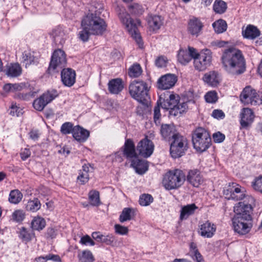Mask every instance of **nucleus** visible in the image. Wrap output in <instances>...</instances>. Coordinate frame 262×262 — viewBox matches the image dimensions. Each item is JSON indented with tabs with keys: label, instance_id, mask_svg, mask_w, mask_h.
<instances>
[{
	"label": "nucleus",
	"instance_id": "1",
	"mask_svg": "<svg viewBox=\"0 0 262 262\" xmlns=\"http://www.w3.org/2000/svg\"><path fill=\"white\" fill-rule=\"evenodd\" d=\"M254 202L253 197L249 196L248 202L244 200L234 207L235 214L232 219L233 227L234 231L240 235L248 233L253 226L251 214Z\"/></svg>",
	"mask_w": 262,
	"mask_h": 262
},
{
	"label": "nucleus",
	"instance_id": "2",
	"mask_svg": "<svg viewBox=\"0 0 262 262\" xmlns=\"http://www.w3.org/2000/svg\"><path fill=\"white\" fill-rule=\"evenodd\" d=\"M222 61L225 70L232 75H239L245 71V61L242 52L234 47L225 50Z\"/></svg>",
	"mask_w": 262,
	"mask_h": 262
},
{
	"label": "nucleus",
	"instance_id": "3",
	"mask_svg": "<svg viewBox=\"0 0 262 262\" xmlns=\"http://www.w3.org/2000/svg\"><path fill=\"white\" fill-rule=\"evenodd\" d=\"M106 26L103 19L97 15L96 10H89L83 19V42L88 41L91 35H101L106 30Z\"/></svg>",
	"mask_w": 262,
	"mask_h": 262
},
{
	"label": "nucleus",
	"instance_id": "4",
	"mask_svg": "<svg viewBox=\"0 0 262 262\" xmlns=\"http://www.w3.org/2000/svg\"><path fill=\"white\" fill-rule=\"evenodd\" d=\"M164 97L163 98L162 95L160 96V105L164 109L169 110L170 115L177 116L188 108L187 102H181L178 95L167 92L164 94Z\"/></svg>",
	"mask_w": 262,
	"mask_h": 262
},
{
	"label": "nucleus",
	"instance_id": "5",
	"mask_svg": "<svg viewBox=\"0 0 262 262\" xmlns=\"http://www.w3.org/2000/svg\"><path fill=\"white\" fill-rule=\"evenodd\" d=\"M129 93L131 97L145 106H148L149 97L148 87L143 81L134 80L129 85Z\"/></svg>",
	"mask_w": 262,
	"mask_h": 262
},
{
	"label": "nucleus",
	"instance_id": "6",
	"mask_svg": "<svg viewBox=\"0 0 262 262\" xmlns=\"http://www.w3.org/2000/svg\"><path fill=\"white\" fill-rule=\"evenodd\" d=\"M192 142L196 151L203 152L211 146V138L205 128L198 127L192 133Z\"/></svg>",
	"mask_w": 262,
	"mask_h": 262
},
{
	"label": "nucleus",
	"instance_id": "7",
	"mask_svg": "<svg viewBox=\"0 0 262 262\" xmlns=\"http://www.w3.org/2000/svg\"><path fill=\"white\" fill-rule=\"evenodd\" d=\"M119 17L122 23L125 26L129 34L135 39L139 47L142 46L143 42L141 37L138 30V27L140 25L141 23L140 20L132 19L129 14L124 11L119 13Z\"/></svg>",
	"mask_w": 262,
	"mask_h": 262
},
{
	"label": "nucleus",
	"instance_id": "8",
	"mask_svg": "<svg viewBox=\"0 0 262 262\" xmlns=\"http://www.w3.org/2000/svg\"><path fill=\"white\" fill-rule=\"evenodd\" d=\"M186 180L185 175L180 169L170 170L164 176L163 185L167 190L175 189L181 187Z\"/></svg>",
	"mask_w": 262,
	"mask_h": 262
},
{
	"label": "nucleus",
	"instance_id": "9",
	"mask_svg": "<svg viewBox=\"0 0 262 262\" xmlns=\"http://www.w3.org/2000/svg\"><path fill=\"white\" fill-rule=\"evenodd\" d=\"M170 152L173 158L182 156L188 148V141L185 137L178 133L170 140Z\"/></svg>",
	"mask_w": 262,
	"mask_h": 262
},
{
	"label": "nucleus",
	"instance_id": "10",
	"mask_svg": "<svg viewBox=\"0 0 262 262\" xmlns=\"http://www.w3.org/2000/svg\"><path fill=\"white\" fill-rule=\"evenodd\" d=\"M240 100L245 105H260L262 104V93L257 92L250 86H246L240 95Z\"/></svg>",
	"mask_w": 262,
	"mask_h": 262
},
{
	"label": "nucleus",
	"instance_id": "11",
	"mask_svg": "<svg viewBox=\"0 0 262 262\" xmlns=\"http://www.w3.org/2000/svg\"><path fill=\"white\" fill-rule=\"evenodd\" d=\"M224 195L228 200L239 201L246 199V202H248L249 195H246L241 187L235 183H229L228 186L223 191Z\"/></svg>",
	"mask_w": 262,
	"mask_h": 262
},
{
	"label": "nucleus",
	"instance_id": "12",
	"mask_svg": "<svg viewBox=\"0 0 262 262\" xmlns=\"http://www.w3.org/2000/svg\"><path fill=\"white\" fill-rule=\"evenodd\" d=\"M66 54L62 50H55L52 56L48 71L49 73L58 71V69H62L66 64Z\"/></svg>",
	"mask_w": 262,
	"mask_h": 262
},
{
	"label": "nucleus",
	"instance_id": "13",
	"mask_svg": "<svg viewBox=\"0 0 262 262\" xmlns=\"http://www.w3.org/2000/svg\"><path fill=\"white\" fill-rule=\"evenodd\" d=\"M212 56L210 50L208 49L202 50L199 56L194 58L193 61L194 66L198 71H204L209 67L211 62Z\"/></svg>",
	"mask_w": 262,
	"mask_h": 262
},
{
	"label": "nucleus",
	"instance_id": "14",
	"mask_svg": "<svg viewBox=\"0 0 262 262\" xmlns=\"http://www.w3.org/2000/svg\"><path fill=\"white\" fill-rule=\"evenodd\" d=\"M154 145L147 137L141 140L137 145V150L139 154L144 158H148L152 154Z\"/></svg>",
	"mask_w": 262,
	"mask_h": 262
},
{
	"label": "nucleus",
	"instance_id": "15",
	"mask_svg": "<svg viewBox=\"0 0 262 262\" xmlns=\"http://www.w3.org/2000/svg\"><path fill=\"white\" fill-rule=\"evenodd\" d=\"M255 115L253 111L249 108H243L240 113L241 128H248L254 121Z\"/></svg>",
	"mask_w": 262,
	"mask_h": 262
},
{
	"label": "nucleus",
	"instance_id": "16",
	"mask_svg": "<svg viewBox=\"0 0 262 262\" xmlns=\"http://www.w3.org/2000/svg\"><path fill=\"white\" fill-rule=\"evenodd\" d=\"M177 81V77L172 74L162 76L158 80L157 86L161 90L169 89L173 87Z\"/></svg>",
	"mask_w": 262,
	"mask_h": 262
},
{
	"label": "nucleus",
	"instance_id": "17",
	"mask_svg": "<svg viewBox=\"0 0 262 262\" xmlns=\"http://www.w3.org/2000/svg\"><path fill=\"white\" fill-rule=\"evenodd\" d=\"M75 71L71 68L62 69L61 72V79L63 84L67 86L71 87L75 82Z\"/></svg>",
	"mask_w": 262,
	"mask_h": 262
},
{
	"label": "nucleus",
	"instance_id": "18",
	"mask_svg": "<svg viewBox=\"0 0 262 262\" xmlns=\"http://www.w3.org/2000/svg\"><path fill=\"white\" fill-rule=\"evenodd\" d=\"M186 178L187 182L195 187H199L203 182L200 171L196 169L189 170Z\"/></svg>",
	"mask_w": 262,
	"mask_h": 262
},
{
	"label": "nucleus",
	"instance_id": "19",
	"mask_svg": "<svg viewBox=\"0 0 262 262\" xmlns=\"http://www.w3.org/2000/svg\"><path fill=\"white\" fill-rule=\"evenodd\" d=\"M215 231V225L208 221L200 226L199 233L204 237L210 238L214 234Z\"/></svg>",
	"mask_w": 262,
	"mask_h": 262
},
{
	"label": "nucleus",
	"instance_id": "20",
	"mask_svg": "<svg viewBox=\"0 0 262 262\" xmlns=\"http://www.w3.org/2000/svg\"><path fill=\"white\" fill-rule=\"evenodd\" d=\"M160 133L163 138L170 141V140L178 133L173 124H162L161 127Z\"/></svg>",
	"mask_w": 262,
	"mask_h": 262
},
{
	"label": "nucleus",
	"instance_id": "21",
	"mask_svg": "<svg viewBox=\"0 0 262 262\" xmlns=\"http://www.w3.org/2000/svg\"><path fill=\"white\" fill-rule=\"evenodd\" d=\"M123 148V155L127 158H133L137 157V154L135 150V146L132 139H126Z\"/></svg>",
	"mask_w": 262,
	"mask_h": 262
},
{
	"label": "nucleus",
	"instance_id": "22",
	"mask_svg": "<svg viewBox=\"0 0 262 262\" xmlns=\"http://www.w3.org/2000/svg\"><path fill=\"white\" fill-rule=\"evenodd\" d=\"M122 80L121 78L113 79L108 83V89L111 94H118L123 89Z\"/></svg>",
	"mask_w": 262,
	"mask_h": 262
},
{
	"label": "nucleus",
	"instance_id": "23",
	"mask_svg": "<svg viewBox=\"0 0 262 262\" xmlns=\"http://www.w3.org/2000/svg\"><path fill=\"white\" fill-rule=\"evenodd\" d=\"M203 80L209 85L216 86L220 82L219 75L216 72L210 71L204 75Z\"/></svg>",
	"mask_w": 262,
	"mask_h": 262
},
{
	"label": "nucleus",
	"instance_id": "24",
	"mask_svg": "<svg viewBox=\"0 0 262 262\" xmlns=\"http://www.w3.org/2000/svg\"><path fill=\"white\" fill-rule=\"evenodd\" d=\"M53 39L55 43L62 45L64 43L66 37L65 33L63 28L60 26H58L54 28L51 33Z\"/></svg>",
	"mask_w": 262,
	"mask_h": 262
},
{
	"label": "nucleus",
	"instance_id": "25",
	"mask_svg": "<svg viewBox=\"0 0 262 262\" xmlns=\"http://www.w3.org/2000/svg\"><path fill=\"white\" fill-rule=\"evenodd\" d=\"M203 24L198 18L190 19L188 23V31L192 35H199L202 28Z\"/></svg>",
	"mask_w": 262,
	"mask_h": 262
},
{
	"label": "nucleus",
	"instance_id": "26",
	"mask_svg": "<svg viewBox=\"0 0 262 262\" xmlns=\"http://www.w3.org/2000/svg\"><path fill=\"white\" fill-rule=\"evenodd\" d=\"M132 160L131 166L136 169V171L140 174L145 172L148 169L147 161L144 160H140L136 158Z\"/></svg>",
	"mask_w": 262,
	"mask_h": 262
},
{
	"label": "nucleus",
	"instance_id": "27",
	"mask_svg": "<svg viewBox=\"0 0 262 262\" xmlns=\"http://www.w3.org/2000/svg\"><path fill=\"white\" fill-rule=\"evenodd\" d=\"M6 74L10 77H17L22 73V69L18 63H10L6 67Z\"/></svg>",
	"mask_w": 262,
	"mask_h": 262
},
{
	"label": "nucleus",
	"instance_id": "28",
	"mask_svg": "<svg viewBox=\"0 0 262 262\" xmlns=\"http://www.w3.org/2000/svg\"><path fill=\"white\" fill-rule=\"evenodd\" d=\"M163 24V19L159 15L150 16L148 18V25L153 31L158 30Z\"/></svg>",
	"mask_w": 262,
	"mask_h": 262
},
{
	"label": "nucleus",
	"instance_id": "29",
	"mask_svg": "<svg viewBox=\"0 0 262 262\" xmlns=\"http://www.w3.org/2000/svg\"><path fill=\"white\" fill-rule=\"evenodd\" d=\"M242 34L244 38L254 39L260 35V31L257 27L249 25L245 30H243Z\"/></svg>",
	"mask_w": 262,
	"mask_h": 262
},
{
	"label": "nucleus",
	"instance_id": "30",
	"mask_svg": "<svg viewBox=\"0 0 262 262\" xmlns=\"http://www.w3.org/2000/svg\"><path fill=\"white\" fill-rule=\"evenodd\" d=\"M198 207L194 204H188L183 206L181 210L180 219H187L189 216L194 214Z\"/></svg>",
	"mask_w": 262,
	"mask_h": 262
},
{
	"label": "nucleus",
	"instance_id": "31",
	"mask_svg": "<svg viewBox=\"0 0 262 262\" xmlns=\"http://www.w3.org/2000/svg\"><path fill=\"white\" fill-rule=\"evenodd\" d=\"M89 200L93 206L97 207L101 204L99 192L96 190H92L89 192Z\"/></svg>",
	"mask_w": 262,
	"mask_h": 262
},
{
	"label": "nucleus",
	"instance_id": "32",
	"mask_svg": "<svg viewBox=\"0 0 262 262\" xmlns=\"http://www.w3.org/2000/svg\"><path fill=\"white\" fill-rule=\"evenodd\" d=\"M94 170L93 166L87 161L84 162L83 160V184L88 182L90 177Z\"/></svg>",
	"mask_w": 262,
	"mask_h": 262
},
{
	"label": "nucleus",
	"instance_id": "33",
	"mask_svg": "<svg viewBox=\"0 0 262 262\" xmlns=\"http://www.w3.org/2000/svg\"><path fill=\"white\" fill-rule=\"evenodd\" d=\"M46 226V221L41 217H35L31 222V227L33 230L40 231Z\"/></svg>",
	"mask_w": 262,
	"mask_h": 262
},
{
	"label": "nucleus",
	"instance_id": "34",
	"mask_svg": "<svg viewBox=\"0 0 262 262\" xmlns=\"http://www.w3.org/2000/svg\"><path fill=\"white\" fill-rule=\"evenodd\" d=\"M212 27L214 31L218 33H222L226 31L227 28V24L223 19H219L212 24Z\"/></svg>",
	"mask_w": 262,
	"mask_h": 262
},
{
	"label": "nucleus",
	"instance_id": "35",
	"mask_svg": "<svg viewBox=\"0 0 262 262\" xmlns=\"http://www.w3.org/2000/svg\"><path fill=\"white\" fill-rule=\"evenodd\" d=\"M22 193L17 189L11 190L9 194V201L12 204L19 203L23 198Z\"/></svg>",
	"mask_w": 262,
	"mask_h": 262
},
{
	"label": "nucleus",
	"instance_id": "36",
	"mask_svg": "<svg viewBox=\"0 0 262 262\" xmlns=\"http://www.w3.org/2000/svg\"><path fill=\"white\" fill-rule=\"evenodd\" d=\"M227 5L226 2L222 0H216L214 2L213 9L216 13L223 14L226 11Z\"/></svg>",
	"mask_w": 262,
	"mask_h": 262
},
{
	"label": "nucleus",
	"instance_id": "37",
	"mask_svg": "<svg viewBox=\"0 0 262 262\" xmlns=\"http://www.w3.org/2000/svg\"><path fill=\"white\" fill-rule=\"evenodd\" d=\"M40 207V201L37 198H34L33 200L28 202L26 208L28 211L34 212L38 210Z\"/></svg>",
	"mask_w": 262,
	"mask_h": 262
},
{
	"label": "nucleus",
	"instance_id": "38",
	"mask_svg": "<svg viewBox=\"0 0 262 262\" xmlns=\"http://www.w3.org/2000/svg\"><path fill=\"white\" fill-rule=\"evenodd\" d=\"M134 212V209L131 208H124L119 216V221L124 223L130 221L132 217V215Z\"/></svg>",
	"mask_w": 262,
	"mask_h": 262
},
{
	"label": "nucleus",
	"instance_id": "39",
	"mask_svg": "<svg viewBox=\"0 0 262 262\" xmlns=\"http://www.w3.org/2000/svg\"><path fill=\"white\" fill-rule=\"evenodd\" d=\"M142 72L140 65L138 63H135L129 68L128 75L131 77L136 78L141 74Z\"/></svg>",
	"mask_w": 262,
	"mask_h": 262
},
{
	"label": "nucleus",
	"instance_id": "40",
	"mask_svg": "<svg viewBox=\"0 0 262 262\" xmlns=\"http://www.w3.org/2000/svg\"><path fill=\"white\" fill-rule=\"evenodd\" d=\"M48 104L47 100H45L41 95L34 101L33 105L37 111H42Z\"/></svg>",
	"mask_w": 262,
	"mask_h": 262
},
{
	"label": "nucleus",
	"instance_id": "41",
	"mask_svg": "<svg viewBox=\"0 0 262 262\" xmlns=\"http://www.w3.org/2000/svg\"><path fill=\"white\" fill-rule=\"evenodd\" d=\"M58 95V93L57 90L55 89L49 90L45 92L41 96L45 99L47 100L48 103L49 104L52 101H53L56 97Z\"/></svg>",
	"mask_w": 262,
	"mask_h": 262
},
{
	"label": "nucleus",
	"instance_id": "42",
	"mask_svg": "<svg viewBox=\"0 0 262 262\" xmlns=\"http://www.w3.org/2000/svg\"><path fill=\"white\" fill-rule=\"evenodd\" d=\"M191 56L186 51H180L178 54V60L183 64H186L190 60Z\"/></svg>",
	"mask_w": 262,
	"mask_h": 262
},
{
	"label": "nucleus",
	"instance_id": "43",
	"mask_svg": "<svg viewBox=\"0 0 262 262\" xmlns=\"http://www.w3.org/2000/svg\"><path fill=\"white\" fill-rule=\"evenodd\" d=\"M152 196L149 194H142L139 198V204L143 206H147L153 202Z\"/></svg>",
	"mask_w": 262,
	"mask_h": 262
},
{
	"label": "nucleus",
	"instance_id": "44",
	"mask_svg": "<svg viewBox=\"0 0 262 262\" xmlns=\"http://www.w3.org/2000/svg\"><path fill=\"white\" fill-rule=\"evenodd\" d=\"M74 127V126L72 123L66 122L61 125L60 131L62 135H68L72 132Z\"/></svg>",
	"mask_w": 262,
	"mask_h": 262
},
{
	"label": "nucleus",
	"instance_id": "45",
	"mask_svg": "<svg viewBox=\"0 0 262 262\" xmlns=\"http://www.w3.org/2000/svg\"><path fill=\"white\" fill-rule=\"evenodd\" d=\"M33 234L28 231L25 228L23 227L19 232V237L23 241L28 242L30 241L33 236Z\"/></svg>",
	"mask_w": 262,
	"mask_h": 262
},
{
	"label": "nucleus",
	"instance_id": "46",
	"mask_svg": "<svg viewBox=\"0 0 262 262\" xmlns=\"http://www.w3.org/2000/svg\"><path fill=\"white\" fill-rule=\"evenodd\" d=\"M73 138L79 142L82 141V127L77 125L74 126V127L71 133Z\"/></svg>",
	"mask_w": 262,
	"mask_h": 262
},
{
	"label": "nucleus",
	"instance_id": "47",
	"mask_svg": "<svg viewBox=\"0 0 262 262\" xmlns=\"http://www.w3.org/2000/svg\"><path fill=\"white\" fill-rule=\"evenodd\" d=\"M35 57L31 54V53L28 52H24L23 54V60L24 62L26 64V67L31 64L35 63Z\"/></svg>",
	"mask_w": 262,
	"mask_h": 262
},
{
	"label": "nucleus",
	"instance_id": "48",
	"mask_svg": "<svg viewBox=\"0 0 262 262\" xmlns=\"http://www.w3.org/2000/svg\"><path fill=\"white\" fill-rule=\"evenodd\" d=\"M206 102L213 103L217 100V94L214 91H210L207 93L205 96Z\"/></svg>",
	"mask_w": 262,
	"mask_h": 262
},
{
	"label": "nucleus",
	"instance_id": "49",
	"mask_svg": "<svg viewBox=\"0 0 262 262\" xmlns=\"http://www.w3.org/2000/svg\"><path fill=\"white\" fill-rule=\"evenodd\" d=\"M25 218V214L22 210H15L12 214V219L16 222H20Z\"/></svg>",
	"mask_w": 262,
	"mask_h": 262
},
{
	"label": "nucleus",
	"instance_id": "50",
	"mask_svg": "<svg viewBox=\"0 0 262 262\" xmlns=\"http://www.w3.org/2000/svg\"><path fill=\"white\" fill-rule=\"evenodd\" d=\"M95 260V257L91 251H83V262H94Z\"/></svg>",
	"mask_w": 262,
	"mask_h": 262
},
{
	"label": "nucleus",
	"instance_id": "51",
	"mask_svg": "<svg viewBox=\"0 0 262 262\" xmlns=\"http://www.w3.org/2000/svg\"><path fill=\"white\" fill-rule=\"evenodd\" d=\"M10 109L9 114L13 116H16L18 117L23 114L22 109L19 107H18L15 103L12 104L10 106Z\"/></svg>",
	"mask_w": 262,
	"mask_h": 262
},
{
	"label": "nucleus",
	"instance_id": "52",
	"mask_svg": "<svg viewBox=\"0 0 262 262\" xmlns=\"http://www.w3.org/2000/svg\"><path fill=\"white\" fill-rule=\"evenodd\" d=\"M160 102H157V105L155 106L154 110V119L156 124L160 123V118L161 117V113L160 110Z\"/></svg>",
	"mask_w": 262,
	"mask_h": 262
},
{
	"label": "nucleus",
	"instance_id": "53",
	"mask_svg": "<svg viewBox=\"0 0 262 262\" xmlns=\"http://www.w3.org/2000/svg\"><path fill=\"white\" fill-rule=\"evenodd\" d=\"M252 186L255 190L262 193V177L256 178L252 182Z\"/></svg>",
	"mask_w": 262,
	"mask_h": 262
},
{
	"label": "nucleus",
	"instance_id": "54",
	"mask_svg": "<svg viewBox=\"0 0 262 262\" xmlns=\"http://www.w3.org/2000/svg\"><path fill=\"white\" fill-rule=\"evenodd\" d=\"M115 232L120 235L127 234L128 232L127 227L120 225L119 224H116L114 226Z\"/></svg>",
	"mask_w": 262,
	"mask_h": 262
},
{
	"label": "nucleus",
	"instance_id": "55",
	"mask_svg": "<svg viewBox=\"0 0 262 262\" xmlns=\"http://www.w3.org/2000/svg\"><path fill=\"white\" fill-rule=\"evenodd\" d=\"M167 60L166 57L161 56L159 57L155 60V64L158 68L165 67L166 66Z\"/></svg>",
	"mask_w": 262,
	"mask_h": 262
},
{
	"label": "nucleus",
	"instance_id": "56",
	"mask_svg": "<svg viewBox=\"0 0 262 262\" xmlns=\"http://www.w3.org/2000/svg\"><path fill=\"white\" fill-rule=\"evenodd\" d=\"M115 240V237L112 234H108L106 236L103 235L101 243H105L107 245L113 244Z\"/></svg>",
	"mask_w": 262,
	"mask_h": 262
},
{
	"label": "nucleus",
	"instance_id": "57",
	"mask_svg": "<svg viewBox=\"0 0 262 262\" xmlns=\"http://www.w3.org/2000/svg\"><path fill=\"white\" fill-rule=\"evenodd\" d=\"M47 261L48 260H51L53 262H61V259L60 257L57 254H54L52 253H49L46 255Z\"/></svg>",
	"mask_w": 262,
	"mask_h": 262
},
{
	"label": "nucleus",
	"instance_id": "58",
	"mask_svg": "<svg viewBox=\"0 0 262 262\" xmlns=\"http://www.w3.org/2000/svg\"><path fill=\"white\" fill-rule=\"evenodd\" d=\"M225 138V135L220 132L214 133L213 135V139L215 143H221Z\"/></svg>",
	"mask_w": 262,
	"mask_h": 262
},
{
	"label": "nucleus",
	"instance_id": "59",
	"mask_svg": "<svg viewBox=\"0 0 262 262\" xmlns=\"http://www.w3.org/2000/svg\"><path fill=\"white\" fill-rule=\"evenodd\" d=\"M131 8L133 9V11L134 13L137 15L142 14L144 12V9L140 5L138 4H134Z\"/></svg>",
	"mask_w": 262,
	"mask_h": 262
},
{
	"label": "nucleus",
	"instance_id": "60",
	"mask_svg": "<svg viewBox=\"0 0 262 262\" xmlns=\"http://www.w3.org/2000/svg\"><path fill=\"white\" fill-rule=\"evenodd\" d=\"M211 115L214 118L218 120L223 119L225 117L224 113L221 110H213Z\"/></svg>",
	"mask_w": 262,
	"mask_h": 262
},
{
	"label": "nucleus",
	"instance_id": "61",
	"mask_svg": "<svg viewBox=\"0 0 262 262\" xmlns=\"http://www.w3.org/2000/svg\"><path fill=\"white\" fill-rule=\"evenodd\" d=\"M95 244V243L89 235H83V245L93 246Z\"/></svg>",
	"mask_w": 262,
	"mask_h": 262
},
{
	"label": "nucleus",
	"instance_id": "62",
	"mask_svg": "<svg viewBox=\"0 0 262 262\" xmlns=\"http://www.w3.org/2000/svg\"><path fill=\"white\" fill-rule=\"evenodd\" d=\"M20 157L22 160L25 161L27 160L31 155V151L28 148H25L20 153Z\"/></svg>",
	"mask_w": 262,
	"mask_h": 262
},
{
	"label": "nucleus",
	"instance_id": "63",
	"mask_svg": "<svg viewBox=\"0 0 262 262\" xmlns=\"http://www.w3.org/2000/svg\"><path fill=\"white\" fill-rule=\"evenodd\" d=\"M187 52L189 53V54L191 56V59L193 58L194 60V58L198 57L200 54L197 52L195 49L190 47L188 48V51Z\"/></svg>",
	"mask_w": 262,
	"mask_h": 262
},
{
	"label": "nucleus",
	"instance_id": "64",
	"mask_svg": "<svg viewBox=\"0 0 262 262\" xmlns=\"http://www.w3.org/2000/svg\"><path fill=\"white\" fill-rule=\"evenodd\" d=\"M103 236L100 232H94L92 234L93 238L99 242H101Z\"/></svg>",
	"mask_w": 262,
	"mask_h": 262
}]
</instances>
